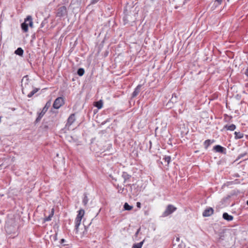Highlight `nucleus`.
Instances as JSON below:
<instances>
[{"label":"nucleus","mask_w":248,"mask_h":248,"mask_svg":"<svg viewBox=\"0 0 248 248\" xmlns=\"http://www.w3.org/2000/svg\"><path fill=\"white\" fill-rule=\"evenodd\" d=\"M177 209V208L174 206L172 204H169L166 208L165 211L163 213V217H167L169 215L172 214L173 212L175 211Z\"/></svg>","instance_id":"obj_3"},{"label":"nucleus","mask_w":248,"mask_h":248,"mask_svg":"<svg viewBox=\"0 0 248 248\" xmlns=\"http://www.w3.org/2000/svg\"><path fill=\"white\" fill-rule=\"evenodd\" d=\"M84 213L85 212L83 209H80L78 211V214L76 217L75 221V225L74 231L75 232V233H80L81 237L83 236L85 234H86L87 232V230L85 226H84V231L82 232H79V226L81 224V221L84 215Z\"/></svg>","instance_id":"obj_1"},{"label":"nucleus","mask_w":248,"mask_h":248,"mask_svg":"<svg viewBox=\"0 0 248 248\" xmlns=\"http://www.w3.org/2000/svg\"><path fill=\"white\" fill-rule=\"evenodd\" d=\"M103 105V102L102 100H100L98 101L94 102V106L96 107L98 109H101Z\"/></svg>","instance_id":"obj_19"},{"label":"nucleus","mask_w":248,"mask_h":248,"mask_svg":"<svg viewBox=\"0 0 248 248\" xmlns=\"http://www.w3.org/2000/svg\"><path fill=\"white\" fill-rule=\"evenodd\" d=\"M64 100L62 97H59L54 101L53 107L55 109H59L64 104Z\"/></svg>","instance_id":"obj_4"},{"label":"nucleus","mask_w":248,"mask_h":248,"mask_svg":"<svg viewBox=\"0 0 248 248\" xmlns=\"http://www.w3.org/2000/svg\"><path fill=\"white\" fill-rule=\"evenodd\" d=\"M54 213V209L53 208L51 210V212L50 214V215L47 217H46L44 219V221L46 222V221H49L51 220L52 217L53 216Z\"/></svg>","instance_id":"obj_20"},{"label":"nucleus","mask_w":248,"mask_h":248,"mask_svg":"<svg viewBox=\"0 0 248 248\" xmlns=\"http://www.w3.org/2000/svg\"><path fill=\"white\" fill-rule=\"evenodd\" d=\"M215 141L214 140H206L204 141L203 145L205 149H207L208 147L211 145V143H213Z\"/></svg>","instance_id":"obj_17"},{"label":"nucleus","mask_w":248,"mask_h":248,"mask_svg":"<svg viewBox=\"0 0 248 248\" xmlns=\"http://www.w3.org/2000/svg\"><path fill=\"white\" fill-rule=\"evenodd\" d=\"M133 185H134L133 184V185H132V184H126L125 186H128V187H130V190H132V186H133Z\"/></svg>","instance_id":"obj_30"},{"label":"nucleus","mask_w":248,"mask_h":248,"mask_svg":"<svg viewBox=\"0 0 248 248\" xmlns=\"http://www.w3.org/2000/svg\"><path fill=\"white\" fill-rule=\"evenodd\" d=\"M61 243H62L65 241V240L64 239H61Z\"/></svg>","instance_id":"obj_38"},{"label":"nucleus","mask_w":248,"mask_h":248,"mask_svg":"<svg viewBox=\"0 0 248 248\" xmlns=\"http://www.w3.org/2000/svg\"><path fill=\"white\" fill-rule=\"evenodd\" d=\"M22 92H23V93H24V89H22Z\"/></svg>","instance_id":"obj_40"},{"label":"nucleus","mask_w":248,"mask_h":248,"mask_svg":"<svg viewBox=\"0 0 248 248\" xmlns=\"http://www.w3.org/2000/svg\"><path fill=\"white\" fill-rule=\"evenodd\" d=\"M46 20H44V21H43L40 25V28H43L45 25L46 23Z\"/></svg>","instance_id":"obj_29"},{"label":"nucleus","mask_w":248,"mask_h":248,"mask_svg":"<svg viewBox=\"0 0 248 248\" xmlns=\"http://www.w3.org/2000/svg\"><path fill=\"white\" fill-rule=\"evenodd\" d=\"M67 14V8L65 6H62L59 7L56 13V16L58 17H62Z\"/></svg>","instance_id":"obj_5"},{"label":"nucleus","mask_w":248,"mask_h":248,"mask_svg":"<svg viewBox=\"0 0 248 248\" xmlns=\"http://www.w3.org/2000/svg\"><path fill=\"white\" fill-rule=\"evenodd\" d=\"M178 99V96L175 93H173L172 95V97L171 99L170 100V101L168 102V103L167 104V106H169L170 108H171V106L170 105V103H174L177 102Z\"/></svg>","instance_id":"obj_11"},{"label":"nucleus","mask_w":248,"mask_h":248,"mask_svg":"<svg viewBox=\"0 0 248 248\" xmlns=\"http://www.w3.org/2000/svg\"><path fill=\"white\" fill-rule=\"evenodd\" d=\"M51 104V101L50 100L48 101L46 103L45 107L43 108L41 112L39 113L38 116L37 118L35 120V122L36 123H38V122H39L40 121V120L42 119V118L43 117V116L44 115V114L47 111V110H48V108L50 107Z\"/></svg>","instance_id":"obj_2"},{"label":"nucleus","mask_w":248,"mask_h":248,"mask_svg":"<svg viewBox=\"0 0 248 248\" xmlns=\"http://www.w3.org/2000/svg\"><path fill=\"white\" fill-rule=\"evenodd\" d=\"M75 120V114L74 113L71 114L67 119L66 126H70L74 123Z\"/></svg>","instance_id":"obj_7"},{"label":"nucleus","mask_w":248,"mask_h":248,"mask_svg":"<svg viewBox=\"0 0 248 248\" xmlns=\"http://www.w3.org/2000/svg\"><path fill=\"white\" fill-rule=\"evenodd\" d=\"M222 217L225 220L229 221H232L233 218L232 216L229 215L227 213H224Z\"/></svg>","instance_id":"obj_14"},{"label":"nucleus","mask_w":248,"mask_h":248,"mask_svg":"<svg viewBox=\"0 0 248 248\" xmlns=\"http://www.w3.org/2000/svg\"><path fill=\"white\" fill-rule=\"evenodd\" d=\"M247 204L248 205V200L247 201Z\"/></svg>","instance_id":"obj_39"},{"label":"nucleus","mask_w":248,"mask_h":248,"mask_svg":"<svg viewBox=\"0 0 248 248\" xmlns=\"http://www.w3.org/2000/svg\"><path fill=\"white\" fill-rule=\"evenodd\" d=\"M124 208L125 210L129 211L132 209L133 207L129 205L127 202H125L124 205Z\"/></svg>","instance_id":"obj_26"},{"label":"nucleus","mask_w":248,"mask_h":248,"mask_svg":"<svg viewBox=\"0 0 248 248\" xmlns=\"http://www.w3.org/2000/svg\"><path fill=\"white\" fill-rule=\"evenodd\" d=\"M144 242V240L140 243L134 244L132 248H141Z\"/></svg>","instance_id":"obj_23"},{"label":"nucleus","mask_w":248,"mask_h":248,"mask_svg":"<svg viewBox=\"0 0 248 248\" xmlns=\"http://www.w3.org/2000/svg\"><path fill=\"white\" fill-rule=\"evenodd\" d=\"M21 27L24 32L28 31V23H27V22L25 21V19L24 20V22L21 24Z\"/></svg>","instance_id":"obj_13"},{"label":"nucleus","mask_w":248,"mask_h":248,"mask_svg":"<svg viewBox=\"0 0 248 248\" xmlns=\"http://www.w3.org/2000/svg\"><path fill=\"white\" fill-rule=\"evenodd\" d=\"M124 190V188H120V189L119 190L118 192L122 193Z\"/></svg>","instance_id":"obj_33"},{"label":"nucleus","mask_w":248,"mask_h":248,"mask_svg":"<svg viewBox=\"0 0 248 248\" xmlns=\"http://www.w3.org/2000/svg\"><path fill=\"white\" fill-rule=\"evenodd\" d=\"M245 74L248 77V68L246 70Z\"/></svg>","instance_id":"obj_35"},{"label":"nucleus","mask_w":248,"mask_h":248,"mask_svg":"<svg viewBox=\"0 0 248 248\" xmlns=\"http://www.w3.org/2000/svg\"><path fill=\"white\" fill-rule=\"evenodd\" d=\"M122 177L124 179V184H126L130 181V179L131 178V175L129 174L127 172L124 171L123 172Z\"/></svg>","instance_id":"obj_10"},{"label":"nucleus","mask_w":248,"mask_h":248,"mask_svg":"<svg viewBox=\"0 0 248 248\" xmlns=\"http://www.w3.org/2000/svg\"><path fill=\"white\" fill-rule=\"evenodd\" d=\"M224 120L226 122H229L231 121L232 118V116H229L227 114H224Z\"/></svg>","instance_id":"obj_25"},{"label":"nucleus","mask_w":248,"mask_h":248,"mask_svg":"<svg viewBox=\"0 0 248 248\" xmlns=\"http://www.w3.org/2000/svg\"><path fill=\"white\" fill-rule=\"evenodd\" d=\"M141 86L142 85L140 84L136 87L132 94V97L134 98L138 95L141 90Z\"/></svg>","instance_id":"obj_12"},{"label":"nucleus","mask_w":248,"mask_h":248,"mask_svg":"<svg viewBox=\"0 0 248 248\" xmlns=\"http://www.w3.org/2000/svg\"><path fill=\"white\" fill-rule=\"evenodd\" d=\"M99 0H92L91 3V4H95V3H97Z\"/></svg>","instance_id":"obj_31"},{"label":"nucleus","mask_w":248,"mask_h":248,"mask_svg":"<svg viewBox=\"0 0 248 248\" xmlns=\"http://www.w3.org/2000/svg\"><path fill=\"white\" fill-rule=\"evenodd\" d=\"M236 125L234 124H231L230 125L226 124L224 125L222 129H221V131H223V130H228L233 131L236 129Z\"/></svg>","instance_id":"obj_9"},{"label":"nucleus","mask_w":248,"mask_h":248,"mask_svg":"<svg viewBox=\"0 0 248 248\" xmlns=\"http://www.w3.org/2000/svg\"><path fill=\"white\" fill-rule=\"evenodd\" d=\"M214 213V209L212 207L206 208L202 213L203 217H210Z\"/></svg>","instance_id":"obj_8"},{"label":"nucleus","mask_w":248,"mask_h":248,"mask_svg":"<svg viewBox=\"0 0 248 248\" xmlns=\"http://www.w3.org/2000/svg\"><path fill=\"white\" fill-rule=\"evenodd\" d=\"M25 21L29 22L28 26H29L31 28H33L32 18L31 16H28L25 18Z\"/></svg>","instance_id":"obj_15"},{"label":"nucleus","mask_w":248,"mask_h":248,"mask_svg":"<svg viewBox=\"0 0 248 248\" xmlns=\"http://www.w3.org/2000/svg\"><path fill=\"white\" fill-rule=\"evenodd\" d=\"M39 88H34L27 95V96L29 98L31 97L36 93H37L39 91Z\"/></svg>","instance_id":"obj_22"},{"label":"nucleus","mask_w":248,"mask_h":248,"mask_svg":"<svg viewBox=\"0 0 248 248\" xmlns=\"http://www.w3.org/2000/svg\"><path fill=\"white\" fill-rule=\"evenodd\" d=\"M246 155H247V153H244L240 154L237 157V159H240V158L244 157Z\"/></svg>","instance_id":"obj_28"},{"label":"nucleus","mask_w":248,"mask_h":248,"mask_svg":"<svg viewBox=\"0 0 248 248\" xmlns=\"http://www.w3.org/2000/svg\"><path fill=\"white\" fill-rule=\"evenodd\" d=\"M234 139L236 140L240 139L244 137V134L240 132L235 131L234 133Z\"/></svg>","instance_id":"obj_18"},{"label":"nucleus","mask_w":248,"mask_h":248,"mask_svg":"<svg viewBox=\"0 0 248 248\" xmlns=\"http://www.w3.org/2000/svg\"><path fill=\"white\" fill-rule=\"evenodd\" d=\"M23 52L24 51L23 49L21 47L17 48V49L15 52L16 54L19 55L20 56H22L23 55Z\"/></svg>","instance_id":"obj_21"},{"label":"nucleus","mask_w":248,"mask_h":248,"mask_svg":"<svg viewBox=\"0 0 248 248\" xmlns=\"http://www.w3.org/2000/svg\"><path fill=\"white\" fill-rule=\"evenodd\" d=\"M140 228H139V229H138V230L135 233V236H138V234H139V232H140Z\"/></svg>","instance_id":"obj_34"},{"label":"nucleus","mask_w":248,"mask_h":248,"mask_svg":"<svg viewBox=\"0 0 248 248\" xmlns=\"http://www.w3.org/2000/svg\"><path fill=\"white\" fill-rule=\"evenodd\" d=\"M85 73L84 69L82 68H80L78 70L77 74L79 76H82Z\"/></svg>","instance_id":"obj_24"},{"label":"nucleus","mask_w":248,"mask_h":248,"mask_svg":"<svg viewBox=\"0 0 248 248\" xmlns=\"http://www.w3.org/2000/svg\"><path fill=\"white\" fill-rule=\"evenodd\" d=\"M213 150L216 152L221 153L225 155L226 154V149L219 145H217L213 147Z\"/></svg>","instance_id":"obj_6"},{"label":"nucleus","mask_w":248,"mask_h":248,"mask_svg":"<svg viewBox=\"0 0 248 248\" xmlns=\"http://www.w3.org/2000/svg\"><path fill=\"white\" fill-rule=\"evenodd\" d=\"M171 158L170 156H165L163 158V160L165 161V162L167 163V164H169L170 162Z\"/></svg>","instance_id":"obj_27"},{"label":"nucleus","mask_w":248,"mask_h":248,"mask_svg":"<svg viewBox=\"0 0 248 248\" xmlns=\"http://www.w3.org/2000/svg\"><path fill=\"white\" fill-rule=\"evenodd\" d=\"M216 1L218 2L219 3H221L222 0H216Z\"/></svg>","instance_id":"obj_36"},{"label":"nucleus","mask_w":248,"mask_h":248,"mask_svg":"<svg viewBox=\"0 0 248 248\" xmlns=\"http://www.w3.org/2000/svg\"><path fill=\"white\" fill-rule=\"evenodd\" d=\"M136 206L138 208H140L141 207V203L140 202H137L136 203Z\"/></svg>","instance_id":"obj_32"},{"label":"nucleus","mask_w":248,"mask_h":248,"mask_svg":"<svg viewBox=\"0 0 248 248\" xmlns=\"http://www.w3.org/2000/svg\"><path fill=\"white\" fill-rule=\"evenodd\" d=\"M180 240V238L179 237H176V241L179 242Z\"/></svg>","instance_id":"obj_37"},{"label":"nucleus","mask_w":248,"mask_h":248,"mask_svg":"<svg viewBox=\"0 0 248 248\" xmlns=\"http://www.w3.org/2000/svg\"><path fill=\"white\" fill-rule=\"evenodd\" d=\"M89 201V199L88 197L87 194L86 193H84L83 194V198L82 200V203L83 204L84 206H86L88 202Z\"/></svg>","instance_id":"obj_16"}]
</instances>
